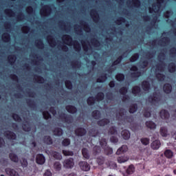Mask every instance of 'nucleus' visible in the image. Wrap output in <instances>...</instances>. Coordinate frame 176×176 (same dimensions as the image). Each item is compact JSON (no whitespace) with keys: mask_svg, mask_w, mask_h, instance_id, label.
Segmentation results:
<instances>
[{"mask_svg":"<svg viewBox=\"0 0 176 176\" xmlns=\"http://www.w3.org/2000/svg\"><path fill=\"white\" fill-rule=\"evenodd\" d=\"M166 68V65L161 62L160 64L157 65L155 67H153L151 69V71H153L156 75V78L160 80V82H163L164 79L166 78V76L163 74V72H164V69Z\"/></svg>","mask_w":176,"mask_h":176,"instance_id":"nucleus-1","label":"nucleus"},{"mask_svg":"<svg viewBox=\"0 0 176 176\" xmlns=\"http://www.w3.org/2000/svg\"><path fill=\"white\" fill-rule=\"evenodd\" d=\"M52 13V6L45 5L43 8L40 10L41 16H49Z\"/></svg>","mask_w":176,"mask_h":176,"instance_id":"nucleus-2","label":"nucleus"},{"mask_svg":"<svg viewBox=\"0 0 176 176\" xmlns=\"http://www.w3.org/2000/svg\"><path fill=\"white\" fill-rule=\"evenodd\" d=\"M59 119L65 122V123H72L74 118L71 116H66L64 113H59Z\"/></svg>","mask_w":176,"mask_h":176,"instance_id":"nucleus-3","label":"nucleus"},{"mask_svg":"<svg viewBox=\"0 0 176 176\" xmlns=\"http://www.w3.org/2000/svg\"><path fill=\"white\" fill-rule=\"evenodd\" d=\"M160 42L162 45H170V38L167 36V32H164L160 37Z\"/></svg>","mask_w":176,"mask_h":176,"instance_id":"nucleus-4","label":"nucleus"},{"mask_svg":"<svg viewBox=\"0 0 176 176\" xmlns=\"http://www.w3.org/2000/svg\"><path fill=\"white\" fill-rule=\"evenodd\" d=\"M74 166H75V162H74L73 158L65 160L63 162V167L65 168H72Z\"/></svg>","mask_w":176,"mask_h":176,"instance_id":"nucleus-5","label":"nucleus"},{"mask_svg":"<svg viewBox=\"0 0 176 176\" xmlns=\"http://www.w3.org/2000/svg\"><path fill=\"white\" fill-rule=\"evenodd\" d=\"M78 166L82 171H89L90 170V165L85 161H80L78 163Z\"/></svg>","mask_w":176,"mask_h":176,"instance_id":"nucleus-6","label":"nucleus"},{"mask_svg":"<svg viewBox=\"0 0 176 176\" xmlns=\"http://www.w3.org/2000/svg\"><path fill=\"white\" fill-rule=\"evenodd\" d=\"M90 14L93 19L94 23H98V21H100V14H98L96 10H91Z\"/></svg>","mask_w":176,"mask_h":176,"instance_id":"nucleus-7","label":"nucleus"},{"mask_svg":"<svg viewBox=\"0 0 176 176\" xmlns=\"http://www.w3.org/2000/svg\"><path fill=\"white\" fill-rule=\"evenodd\" d=\"M131 78H138L141 76V72H138L137 67L133 66L131 68Z\"/></svg>","mask_w":176,"mask_h":176,"instance_id":"nucleus-8","label":"nucleus"},{"mask_svg":"<svg viewBox=\"0 0 176 176\" xmlns=\"http://www.w3.org/2000/svg\"><path fill=\"white\" fill-rule=\"evenodd\" d=\"M5 173L9 176H20L18 171L11 168H6L5 169Z\"/></svg>","mask_w":176,"mask_h":176,"instance_id":"nucleus-9","label":"nucleus"},{"mask_svg":"<svg viewBox=\"0 0 176 176\" xmlns=\"http://www.w3.org/2000/svg\"><path fill=\"white\" fill-rule=\"evenodd\" d=\"M120 93L122 94V101L126 102L129 101L130 100V98L129 96L126 95V93H127V88L126 87H122L120 89Z\"/></svg>","mask_w":176,"mask_h":176,"instance_id":"nucleus-10","label":"nucleus"},{"mask_svg":"<svg viewBox=\"0 0 176 176\" xmlns=\"http://www.w3.org/2000/svg\"><path fill=\"white\" fill-rule=\"evenodd\" d=\"M86 129L84 128H77L75 130V134L77 137H83V135H86Z\"/></svg>","mask_w":176,"mask_h":176,"instance_id":"nucleus-11","label":"nucleus"},{"mask_svg":"<svg viewBox=\"0 0 176 176\" xmlns=\"http://www.w3.org/2000/svg\"><path fill=\"white\" fill-rule=\"evenodd\" d=\"M4 135L8 138V140H16L17 138V135H16V133L10 131H7L4 133Z\"/></svg>","mask_w":176,"mask_h":176,"instance_id":"nucleus-12","label":"nucleus"},{"mask_svg":"<svg viewBox=\"0 0 176 176\" xmlns=\"http://www.w3.org/2000/svg\"><path fill=\"white\" fill-rule=\"evenodd\" d=\"M148 101L152 104H155V102L160 101V94H155L154 96H150L148 98Z\"/></svg>","mask_w":176,"mask_h":176,"instance_id":"nucleus-13","label":"nucleus"},{"mask_svg":"<svg viewBox=\"0 0 176 176\" xmlns=\"http://www.w3.org/2000/svg\"><path fill=\"white\" fill-rule=\"evenodd\" d=\"M61 41H63V45H72V43H67V42H69V41H72V37L69 34H63L61 36Z\"/></svg>","mask_w":176,"mask_h":176,"instance_id":"nucleus-14","label":"nucleus"},{"mask_svg":"<svg viewBox=\"0 0 176 176\" xmlns=\"http://www.w3.org/2000/svg\"><path fill=\"white\" fill-rule=\"evenodd\" d=\"M161 145H162V143L160 142V140H156L151 143V146L152 149H154V151H156L159 149V148H160Z\"/></svg>","mask_w":176,"mask_h":176,"instance_id":"nucleus-15","label":"nucleus"},{"mask_svg":"<svg viewBox=\"0 0 176 176\" xmlns=\"http://www.w3.org/2000/svg\"><path fill=\"white\" fill-rule=\"evenodd\" d=\"M80 25H82L84 28V31L85 32H90L91 31V28H90V25H89V23L85 21H80Z\"/></svg>","mask_w":176,"mask_h":176,"instance_id":"nucleus-16","label":"nucleus"},{"mask_svg":"<svg viewBox=\"0 0 176 176\" xmlns=\"http://www.w3.org/2000/svg\"><path fill=\"white\" fill-rule=\"evenodd\" d=\"M160 116L163 120H167L170 118V113L167 110L163 109L160 111Z\"/></svg>","mask_w":176,"mask_h":176,"instance_id":"nucleus-17","label":"nucleus"},{"mask_svg":"<svg viewBox=\"0 0 176 176\" xmlns=\"http://www.w3.org/2000/svg\"><path fill=\"white\" fill-rule=\"evenodd\" d=\"M121 137L123 140H129L131 137L130 131L127 129H124L121 131Z\"/></svg>","mask_w":176,"mask_h":176,"instance_id":"nucleus-18","label":"nucleus"},{"mask_svg":"<svg viewBox=\"0 0 176 176\" xmlns=\"http://www.w3.org/2000/svg\"><path fill=\"white\" fill-rule=\"evenodd\" d=\"M127 113V111L126 110H124V109H121L120 111H118L117 115H116V118L117 119L120 120L122 118L124 117V115Z\"/></svg>","mask_w":176,"mask_h":176,"instance_id":"nucleus-19","label":"nucleus"},{"mask_svg":"<svg viewBox=\"0 0 176 176\" xmlns=\"http://www.w3.org/2000/svg\"><path fill=\"white\" fill-rule=\"evenodd\" d=\"M45 162V156L42 154L37 155L36 156V163L38 164H43Z\"/></svg>","mask_w":176,"mask_h":176,"instance_id":"nucleus-20","label":"nucleus"},{"mask_svg":"<svg viewBox=\"0 0 176 176\" xmlns=\"http://www.w3.org/2000/svg\"><path fill=\"white\" fill-rule=\"evenodd\" d=\"M1 38L3 42H9L10 41V34L8 32H4L1 34Z\"/></svg>","mask_w":176,"mask_h":176,"instance_id":"nucleus-21","label":"nucleus"},{"mask_svg":"<svg viewBox=\"0 0 176 176\" xmlns=\"http://www.w3.org/2000/svg\"><path fill=\"white\" fill-rule=\"evenodd\" d=\"M171 90H173V87H171V85L170 84L164 85V93H166V94H169V93H171Z\"/></svg>","mask_w":176,"mask_h":176,"instance_id":"nucleus-22","label":"nucleus"},{"mask_svg":"<svg viewBox=\"0 0 176 176\" xmlns=\"http://www.w3.org/2000/svg\"><path fill=\"white\" fill-rule=\"evenodd\" d=\"M146 126L148 127V129H151V130L156 129V124L152 121L146 122Z\"/></svg>","mask_w":176,"mask_h":176,"instance_id":"nucleus-23","label":"nucleus"},{"mask_svg":"<svg viewBox=\"0 0 176 176\" xmlns=\"http://www.w3.org/2000/svg\"><path fill=\"white\" fill-rule=\"evenodd\" d=\"M82 153L85 159H90V153H89V150H87V148H83L82 149Z\"/></svg>","mask_w":176,"mask_h":176,"instance_id":"nucleus-24","label":"nucleus"},{"mask_svg":"<svg viewBox=\"0 0 176 176\" xmlns=\"http://www.w3.org/2000/svg\"><path fill=\"white\" fill-rule=\"evenodd\" d=\"M127 149L128 148L126 145H122L120 148L118 149L116 155H121L122 152H127Z\"/></svg>","mask_w":176,"mask_h":176,"instance_id":"nucleus-25","label":"nucleus"},{"mask_svg":"<svg viewBox=\"0 0 176 176\" xmlns=\"http://www.w3.org/2000/svg\"><path fill=\"white\" fill-rule=\"evenodd\" d=\"M66 109L69 113H76V111H78L75 107L71 105L67 106Z\"/></svg>","mask_w":176,"mask_h":176,"instance_id":"nucleus-26","label":"nucleus"},{"mask_svg":"<svg viewBox=\"0 0 176 176\" xmlns=\"http://www.w3.org/2000/svg\"><path fill=\"white\" fill-rule=\"evenodd\" d=\"M10 160H12V162H14V163L19 162V157L14 153L10 154Z\"/></svg>","mask_w":176,"mask_h":176,"instance_id":"nucleus-27","label":"nucleus"},{"mask_svg":"<svg viewBox=\"0 0 176 176\" xmlns=\"http://www.w3.org/2000/svg\"><path fill=\"white\" fill-rule=\"evenodd\" d=\"M164 156L168 159H171L174 156V153L171 150H166L164 152Z\"/></svg>","mask_w":176,"mask_h":176,"instance_id":"nucleus-28","label":"nucleus"},{"mask_svg":"<svg viewBox=\"0 0 176 176\" xmlns=\"http://www.w3.org/2000/svg\"><path fill=\"white\" fill-rule=\"evenodd\" d=\"M142 87L144 91H148V90H149V89L151 88L149 82H148L147 81H144L142 84Z\"/></svg>","mask_w":176,"mask_h":176,"instance_id":"nucleus-29","label":"nucleus"},{"mask_svg":"<svg viewBox=\"0 0 176 176\" xmlns=\"http://www.w3.org/2000/svg\"><path fill=\"white\" fill-rule=\"evenodd\" d=\"M100 144L102 148H103V149H107V148H108V146H107V139L105 138L100 139Z\"/></svg>","mask_w":176,"mask_h":176,"instance_id":"nucleus-30","label":"nucleus"},{"mask_svg":"<svg viewBox=\"0 0 176 176\" xmlns=\"http://www.w3.org/2000/svg\"><path fill=\"white\" fill-rule=\"evenodd\" d=\"M54 134L57 137L63 135V129L60 128H56L54 131Z\"/></svg>","mask_w":176,"mask_h":176,"instance_id":"nucleus-31","label":"nucleus"},{"mask_svg":"<svg viewBox=\"0 0 176 176\" xmlns=\"http://www.w3.org/2000/svg\"><path fill=\"white\" fill-rule=\"evenodd\" d=\"M108 123H109V120L108 119H102L98 122V126H105L106 124H108Z\"/></svg>","mask_w":176,"mask_h":176,"instance_id":"nucleus-32","label":"nucleus"},{"mask_svg":"<svg viewBox=\"0 0 176 176\" xmlns=\"http://www.w3.org/2000/svg\"><path fill=\"white\" fill-rule=\"evenodd\" d=\"M137 109H138L137 104H131L129 108V112L130 113H135V112H137Z\"/></svg>","mask_w":176,"mask_h":176,"instance_id":"nucleus-33","label":"nucleus"},{"mask_svg":"<svg viewBox=\"0 0 176 176\" xmlns=\"http://www.w3.org/2000/svg\"><path fill=\"white\" fill-rule=\"evenodd\" d=\"M92 116L94 119H99L101 118V113L100 111L96 110L92 112Z\"/></svg>","mask_w":176,"mask_h":176,"instance_id":"nucleus-34","label":"nucleus"},{"mask_svg":"<svg viewBox=\"0 0 176 176\" xmlns=\"http://www.w3.org/2000/svg\"><path fill=\"white\" fill-rule=\"evenodd\" d=\"M160 133H161V135H162V137H167V134H168V131H167V128L162 126L160 129Z\"/></svg>","mask_w":176,"mask_h":176,"instance_id":"nucleus-35","label":"nucleus"},{"mask_svg":"<svg viewBox=\"0 0 176 176\" xmlns=\"http://www.w3.org/2000/svg\"><path fill=\"white\" fill-rule=\"evenodd\" d=\"M61 164L58 162H56L54 163V168L56 170V171H60V170H61Z\"/></svg>","mask_w":176,"mask_h":176,"instance_id":"nucleus-36","label":"nucleus"},{"mask_svg":"<svg viewBox=\"0 0 176 176\" xmlns=\"http://www.w3.org/2000/svg\"><path fill=\"white\" fill-rule=\"evenodd\" d=\"M132 5H133V8H140V6H141V1L132 0Z\"/></svg>","mask_w":176,"mask_h":176,"instance_id":"nucleus-37","label":"nucleus"},{"mask_svg":"<svg viewBox=\"0 0 176 176\" xmlns=\"http://www.w3.org/2000/svg\"><path fill=\"white\" fill-rule=\"evenodd\" d=\"M44 142L45 144H47L48 145H50L53 144V140H52V138H50V136H45L44 138Z\"/></svg>","mask_w":176,"mask_h":176,"instance_id":"nucleus-38","label":"nucleus"},{"mask_svg":"<svg viewBox=\"0 0 176 176\" xmlns=\"http://www.w3.org/2000/svg\"><path fill=\"white\" fill-rule=\"evenodd\" d=\"M140 91H141V88H140V87H134L132 89V93L135 96H137V94H140Z\"/></svg>","mask_w":176,"mask_h":176,"instance_id":"nucleus-39","label":"nucleus"},{"mask_svg":"<svg viewBox=\"0 0 176 176\" xmlns=\"http://www.w3.org/2000/svg\"><path fill=\"white\" fill-rule=\"evenodd\" d=\"M23 129L24 131H30L31 127H30V124L28 123V122H25L23 124Z\"/></svg>","mask_w":176,"mask_h":176,"instance_id":"nucleus-40","label":"nucleus"},{"mask_svg":"<svg viewBox=\"0 0 176 176\" xmlns=\"http://www.w3.org/2000/svg\"><path fill=\"white\" fill-rule=\"evenodd\" d=\"M109 133L111 134V135L118 134V130L116 129V127L112 126L109 130Z\"/></svg>","mask_w":176,"mask_h":176,"instance_id":"nucleus-41","label":"nucleus"},{"mask_svg":"<svg viewBox=\"0 0 176 176\" xmlns=\"http://www.w3.org/2000/svg\"><path fill=\"white\" fill-rule=\"evenodd\" d=\"M16 56L10 55L8 56V61L11 65L14 64V63L16 62Z\"/></svg>","mask_w":176,"mask_h":176,"instance_id":"nucleus-42","label":"nucleus"},{"mask_svg":"<svg viewBox=\"0 0 176 176\" xmlns=\"http://www.w3.org/2000/svg\"><path fill=\"white\" fill-rule=\"evenodd\" d=\"M108 167H109V168H118V165L116 164V163L113 162H109L108 163H107Z\"/></svg>","mask_w":176,"mask_h":176,"instance_id":"nucleus-43","label":"nucleus"},{"mask_svg":"<svg viewBox=\"0 0 176 176\" xmlns=\"http://www.w3.org/2000/svg\"><path fill=\"white\" fill-rule=\"evenodd\" d=\"M53 157L55 159H57L58 160H61V159H63V156L61 155V154L60 153H58V152H54L53 153Z\"/></svg>","mask_w":176,"mask_h":176,"instance_id":"nucleus-44","label":"nucleus"},{"mask_svg":"<svg viewBox=\"0 0 176 176\" xmlns=\"http://www.w3.org/2000/svg\"><path fill=\"white\" fill-rule=\"evenodd\" d=\"M97 162L98 164L102 166V164H104V163H105V158H104V157H98L97 158Z\"/></svg>","mask_w":176,"mask_h":176,"instance_id":"nucleus-45","label":"nucleus"},{"mask_svg":"<svg viewBox=\"0 0 176 176\" xmlns=\"http://www.w3.org/2000/svg\"><path fill=\"white\" fill-rule=\"evenodd\" d=\"M168 68L169 72H175V63H170Z\"/></svg>","mask_w":176,"mask_h":176,"instance_id":"nucleus-46","label":"nucleus"},{"mask_svg":"<svg viewBox=\"0 0 176 176\" xmlns=\"http://www.w3.org/2000/svg\"><path fill=\"white\" fill-rule=\"evenodd\" d=\"M148 65V60H141L140 63V68H145Z\"/></svg>","mask_w":176,"mask_h":176,"instance_id":"nucleus-47","label":"nucleus"},{"mask_svg":"<svg viewBox=\"0 0 176 176\" xmlns=\"http://www.w3.org/2000/svg\"><path fill=\"white\" fill-rule=\"evenodd\" d=\"M129 160V157H119L118 158V163H124L125 162H127Z\"/></svg>","mask_w":176,"mask_h":176,"instance_id":"nucleus-48","label":"nucleus"},{"mask_svg":"<svg viewBox=\"0 0 176 176\" xmlns=\"http://www.w3.org/2000/svg\"><path fill=\"white\" fill-rule=\"evenodd\" d=\"M134 171H135V168H134V166L133 165H130L129 168L126 169L127 174H133Z\"/></svg>","mask_w":176,"mask_h":176,"instance_id":"nucleus-49","label":"nucleus"},{"mask_svg":"<svg viewBox=\"0 0 176 176\" xmlns=\"http://www.w3.org/2000/svg\"><path fill=\"white\" fill-rule=\"evenodd\" d=\"M116 23L118 25H120L122 23H126V19L124 17H120L118 19L116 20Z\"/></svg>","mask_w":176,"mask_h":176,"instance_id":"nucleus-50","label":"nucleus"},{"mask_svg":"<svg viewBox=\"0 0 176 176\" xmlns=\"http://www.w3.org/2000/svg\"><path fill=\"white\" fill-rule=\"evenodd\" d=\"M101 152V148L98 146L94 147V155H98Z\"/></svg>","mask_w":176,"mask_h":176,"instance_id":"nucleus-51","label":"nucleus"},{"mask_svg":"<svg viewBox=\"0 0 176 176\" xmlns=\"http://www.w3.org/2000/svg\"><path fill=\"white\" fill-rule=\"evenodd\" d=\"M164 2V0H157V3L155 4H153V8H160L162 6V3Z\"/></svg>","mask_w":176,"mask_h":176,"instance_id":"nucleus-52","label":"nucleus"},{"mask_svg":"<svg viewBox=\"0 0 176 176\" xmlns=\"http://www.w3.org/2000/svg\"><path fill=\"white\" fill-rule=\"evenodd\" d=\"M105 80H107V76H105V75H103L97 79V82L98 83H102V82H105Z\"/></svg>","mask_w":176,"mask_h":176,"instance_id":"nucleus-53","label":"nucleus"},{"mask_svg":"<svg viewBox=\"0 0 176 176\" xmlns=\"http://www.w3.org/2000/svg\"><path fill=\"white\" fill-rule=\"evenodd\" d=\"M21 164L23 168L25 167H28V162L25 160V158L22 159V160L21 161Z\"/></svg>","mask_w":176,"mask_h":176,"instance_id":"nucleus-54","label":"nucleus"},{"mask_svg":"<svg viewBox=\"0 0 176 176\" xmlns=\"http://www.w3.org/2000/svg\"><path fill=\"white\" fill-rule=\"evenodd\" d=\"M117 80L119 82H122V80H124V75L122 74H117L116 76Z\"/></svg>","mask_w":176,"mask_h":176,"instance_id":"nucleus-55","label":"nucleus"},{"mask_svg":"<svg viewBox=\"0 0 176 176\" xmlns=\"http://www.w3.org/2000/svg\"><path fill=\"white\" fill-rule=\"evenodd\" d=\"M139 57L140 55H138V54H135L133 55L132 57L130 58V61L131 63H134V61H137V60H138Z\"/></svg>","mask_w":176,"mask_h":176,"instance_id":"nucleus-56","label":"nucleus"},{"mask_svg":"<svg viewBox=\"0 0 176 176\" xmlns=\"http://www.w3.org/2000/svg\"><path fill=\"white\" fill-rule=\"evenodd\" d=\"M62 144L63 146H68L71 144V140L69 139H64Z\"/></svg>","mask_w":176,"mask_h":176,"instance_id":"nucleus-57","label":"nucleus"},{"mask_svg":"<svg viewBox=\"0 0 176 176\" xmlns=\"http://www.w3.org/2000/svg\"><path fill=\"white\" fill-rule=\"evenodd\" d=\"M4 12L7 16H13L14 14V12H13L12 9H7Z\"/></svg>","mask_w":176,"mask_h":176,"instance_id":"nucleus-58","label":"nucleus"},{"mask_svg":"<svg viewBox=\"0 0 176 176\" xmlns=\"http://www.w3.org/2000/svg\"><path fill=\"white\" fill-rule=\"evenodd\" d=\"M30 26L28 25H25V26H23L22 28V32H23V34H27L28 32H30Z\"/></svg>","mask_w":176,"mask_h":176,"instance_id":"nucleus-59","label":"nucleus"},{"mask_svg":"<svg viewBox=\"0 0 176 176\" xmlns=\"http://www.w3.org/2000/svg\"><path fill=\"white\" fill-rule=\"evenodd\" d=\"M96 99L98 101H101L102 100H104V94L103 93H98L97 96H96Z\"/></svg>","mask_w":176,"mask_h":176,"instance_id":"nucleus-60","label":"nucleus"},{"mask_svg":"<svg viewBox=\"0 0 176 176\" xmlns=\"http://www.w3.org/2000/svg\"><path fill=\"white\" fill-rule=\"evenodd\" d=\"M63 155L65 156H74V152L69 151H63Z\"/></svg>","mask_w":176,"mask_h":176,"instance_id":"nucleus-61","label":"nucleus"},{"mask_svg":"<svg viewBox=\"0 0 176 176\" xmlns=\"http://www.w3.org/2000/svg\"><path fill=\"white\" fill-rule=\"evenodd\" d=\"M65 86L67 89H69V90H71L72 89V83L69 80L65 81Z\"/></svg>","mask_w":176,"mask_h":176,"instance_id":"nucleus-62","label":"nucleus"},{"mask_svg":"<svg viewBox=\"0 0 176 176\" xmlns=\"http://www.w3.org/2000/svg\"><path fill=\"white\" fill-rule=\"evenodd\" d=\"M141 142L143 145H148L149 144V139L144 138L141 139Z\"/></svg>","mask_w":176,"mask_h":176,"instance_id":"nucleus-63","label":"nucleus"},{"mask_svg":"<svg viewBox=\"0 0 176 176\" xmlns=\"http://www.w3.org/2000/svg\"><path fill=\"white\" fill-rule=\"evenodd\" d=\"M94 98L93 97H89L88 99H87V104L88 105H93V104H94Z\"/></svg>","mask_w":176,"mask_h":176,"instance_id":"nucleus-64","label":"nucleus"}]
</instances>
